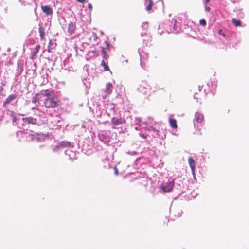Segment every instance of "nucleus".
Here are the masks:
<instances>
[{"mask_svg": "<svg viewBox=\"0 0 249 249\" xmlns=\"http://www.w3.org/2000/svg\"><path fill=\"white\" fill-rule=\"evenodd\" d=\"M76 28V25L75 23H73L71 22L69 24L68 26V32H69L70 35H72L75 33Z\"/></svg>", "mask_w": 249, "mask_h": 249, "instance_id": "1a4fd4ad", "label": "nucleus"}, {"mask_svg": "<svg viewBox=\"0 0 249 249\" xmlns=\"http://www.w3.org/2000/svg\"><path fill=\"white\" fill-rule=\"evenodd\" d=\"M112 84L108 83L106 85V92L107 95H109L112 92Z\"/></svg>", "mask_w": 249, "mask_h": 249, "instance_id": "4468645a", "label": "nucleus"}, {"mask_svg": "<svg viewBox=\"0 0 249 249\" xmlns=\"http://www.w3.org/2000/svg\"><path fill=\"white\" fill-rule=\"evenodd\" d=\"M174 181H170L169 182V183L167 185L162 187V188H161L162 190L164 192H170L172 190V189L174 187Z\"/></svg>", "mask_w": 249, "mask_h": 249, "instance_id": "423d86ee", "label": "nucleus"}, {"mask_svg": "<svg viewBox=\"0 0 249 249\" xmlns=\"http://www.w3.org/2000/svg\"><path fill=\"white\" fill-rule=\"evenodd\" d=\"M195 120L197 123H201L204 120V116L200 112H196L195 114Z\"/></svg>", "mask_w": 249, "mask_h": 249, "instance_id": "6e6552de", "label": "nucleus"}, {"mask_svg": "<svg viewBox=\"0 0 249 249\" xmlns=\"http://www.w3.org/2000/svg\"><path fill=\"white\" fill-rule=\"evenodd\" d=\"M77 1L80 2V3H84L86 2L85 0H76Z\"/></svg>", "mask_w": 249, "mask_h": 249, "instance_id": "a878e982", "label": "nucleus"}, {"mask_svg": "<svg viewBox=\"0 0 249 249\" xmlns=\"http://www.w3.org/2000/svg\"><path fill=\"white\" fill-rule=\"evenodd\" d=\"M101 52L103 54V59L107 60L108 58L109 55L107 53L104 47H101Z\"/></svg>", "mask_w": 249, "mask_h": 249, "instance_id": "aec40b11", "label": "nucleus"}, {"mask_svg": "<svg viewBox=\"0 0 249 249\" xmlns=\"http://www.w3.org/2000/svg\"><path fill=\"white\" fill-rule=\"evenodd\" d=\"M39 32L40 34V38L41 40L44 39L45 36V29L43 27L40 26L39 28Z\"/></svg>", "mask_w": 249, "mask_h": 249, "instance_id": "dca6fc26", "label": "nucleus"}, {"mask_svg": "<svg viewBox=\"0 0 249 249\" xmlns=\"http://www.w3.org/2000/svg\"><path fill=\"white\" fill-rule=\"evenodd\" d=\"M170 125L174 129H177L178 125L177 124V121L175 119L170 117L169 118Z\"/></svg>", "mask_w": 249, "mask_h": 249, "instance_id": "f8f14e48", "label": "nucleus"}, {"mask_svg": "<svg viewBox=\"0 0 249 249\" xmlns=\"http://www.w3.org/2000/svg\"><path fill=\"white\" fill-rule=\"evenodd\" d=\"M188 163L191 169V171L193 173H194L195 169V162L192 157H190L188 159Z\"/></svg>", "mask_w": 249, "mask_h": 249, "instance_id": "9b49d317", "label": "nucleus"}, {"mask_svg": "<svg viewBox=\"0 0 249 249\" xmlns=\"http://www.w3.org/2000/svg\"><path fill=\"white\" fill-rule=\"evenodd\" d=\"M101 65L104 67L105 71H109V68L108 66L107 63H106L104 60H102L101 61Z\"/></svg>", "mask_w": 249, "mask_h": 249, "instance_id": "6ab92c4d", "label": "nucleus"}, {"mask_svg": "<svg viewBox=\"0 0 249 249\" xmlns=\"http://www.w3.org/2000/svg\"><path fill=\"white\" fill-rule=\"evenodd\" d=\"M218 33L220 35H222L223 37H226V35L223 33L222 29H219L218 31Z\"/></svg>", "mask_w": 249, "mask_h": 249, "instance_id": "5701e85b", "label": "nucleus"}, {"mask_svg": "<svg viewBox=\"0 0 249 249\" xmlns=\"http://www.w3.org/2000/svg\"><path fill=\"white\" fill-rule=\"evenodd\" d=\"M145 4H147L146 9L147 11H150L152 9V7L153 5V3L152 0H145Z\"/></svg>", "mask_w": 249, "mask_h": 249, "instance_id": "ddd939ff", "label": "nucleus"}, {"mask_svg": "<svg viewBox=\"0 0 249 249\" xmlns=\"http://www.w3.org/2000/svg\"><path fill=\"white\" fill-rule=\"evenodd\" d=\"M115 173L116 175H118L119 174L118 171L117 169L116 168V167L115 168Z\"/></svg>", "mask_w": 249, "mask_h": 249, "instance_id": "cd10ccee", "label": "nucleus"}, {"mask_svg": "<svg viewBox=\"0 0 249 249\" xmlns=\"http://www.w3.org/2000/svg\"><path fill=\"white\" fill-rule=\"evenodd\" d=\"M41 10L42 11L45 13L46 15H51L53 13V10L49 6L44 5L41 6Z\"/></svg>", "mask_w": 249, "mask_h": 249, "instance_id": "0eeeda50", "label": "nucleus"}, {"mask_svg": "<svg viewBox=\"0 0 249 249\" xmlns=\"http://www.w3.org/2000/svg\"><path fill=\"white\" fill-rule=\"evenodd\" d=\"M17 98V95L16 94H11L10 95L5 102H4V105H6V104H8L15 100Z\"/></svg>", "mask_w": 249, "mask_h": 249, "instance_id": "9d476101", "label": "nucleus"}, {"mask_svg": "<svg viewBox=\"0 0 249 249\" xmlns=\"http://www.w3.org/2000/svg\"><path fill=\"white\" fill-rule=\"evenodd\" d=\"M71 144V142L68 141H63L60 143L59 146L61 147H70Z\"/></svg>", "mask_w": 249, "mask_h": 249, "instance_id": "2eb2a0df", "label": "nucleus"}, {"mask_svg": "<svg viewBox=\"0 0 249 249\" xmlns=\"http://www.w3.org/2000/svg\"><path fill=\"white\" fill-rule=\"evenodd\" d=\"M40 49V45H38L36 46V47L35 48L34 51L32 53V58H34L37 55Z\"/></svg>", "mask_w": 249, "mask_h": 249, "instance_id": "f3484780", "label": "nucleus"}, {"mask_svg": "<svg viewBox=\"0 0 249 249\" xmlns=\"http://www.w3.org/2000/svg\"><path fill=\"white\" fill-rule=\"evenodd\" d=\"M231 21L233 24H234L236 27L241 26L242 22L240 20H237L235 18H232Z\"/></svg>", "mask_w": 249, "mask_h": 249, "instance_id": "a211bd4d", "label": "nucleus"}, {"mask_svg": "<svg viewBox=\"0 0 249 249\" xmlns=\"http://www.w3.org/2000/svg\"><path fill=\"white\" fill-rule=\"evenodd\" d=\"M199 24L203 26H205L206 25V21L204 19H202L200 20Z\"/></svg>", "mask_w": 249, "mask_h": 249, "instance_id": "4be33fe9", "label": "nucleus"}, {"mask_svg": "<svg viewBox=\"0 0 249 249\" xmlns=\"http://www.w3.org/2000/svg\"><path fill=\"white\" fill-rule=\"evenodd\" d=\"M32 102L33 104L38 103L47 109L54 108L61 105V102L57 97L51 93L48 89L36 94L32 98Z\"/></svg>", "mask_w": 249, "mask_h": 249, "instance_id": "f257e3e1", "label": "nucleus"}, {"mask_svg": "<svg viewBox=\"0 0 249 249\" xmlns=\"http://www.w3.org/2000/svg\"><path fill=\"white\" fill-rule=\"evenodd\" d=\"M60 117L58 115H51L48 121V124L52 129H57L60 126Z\"/></svg>", "mask_w": 249, "mask_h": 249, "instance_id": "f03ea898", "label": "nucleus"}, {"mask_svg": "<svg viewBox=\"0 0 249 249\" xmlns=\"http://www.w3.org/2000/svg\"><path fill=\"white\" fill-rule=\"evenodd\" d=\"M149 87V85L147 84L146 82L142 81L138 87V90L140 92L144 94L147 92Z\"/></svg>", "mask_w": 249, "mask_h": 249, "instance_id": "39448f33", "label": "nucleus"}, {"mask_svg": "<svg viewBox=\"0 0 249 249\" xmlns=\"http://www.w3.org/2000/svg\"><path fill=\"white\" fill-rule=\"evenodd\" d=\"M24 123H27L28 124H44L45 123L46 120L44 119L41 121H38L37 119L31 117H26L22 119Z\"/></svg>", "mask_w": 249, "mask_h": 249, "instance_id": "7ed1b4c3", "label": "nucleus"}, {"mask_svg": "<svg viewBox=\"0 0 249 249\" xmlns=\"http://www.w3.org/2000/svg\"><path fill=\"white\" fill-rule=\"evenodd\" d=\"M88 8L90 10H92V6L91 5V4L90 3H89L88 5Z\"/></svg>", "mask_w": 249, "mask_h": 249, "instance_id": "393cba45", "label": "nucleus"}, {"mask_svg": "<svg viewBox=\"0 0 249 249\" xmlns=\"http://www.w3.org/2000/svg\"><path fill=\"white\" fill-rule=\"evenodd\" d=\"M140 136L142 138L146 139L147 135H144L143 134H140Z\"/></svg>", "mask_w": 249, "mask_h": 249, "instance_id": "b1692460", "label": "nucleus"}, {"mask_svg": "<svg viewBox=\"0 0 249 249\" xmlns=\"http://www.w3.org/2000/svg\"><path fill=\"white\" fill-rule=\"evenodd\" d=\"M48 52H51V50H50V48H48Z\"/></svg>", "mask_w": 249, "mask_h": 249, "instance_id": "c756f323", "label": "nucleus"}, {"mask_svg": "<svg viewBox=\"0 0 249 249\" xmlns=\"http://www.w3.org/2000/svg\"><path fill=\"white\" fill-rule=\"evenodd\" d=\"M210 0H205V3L207 4L210 2Z\"/></svg>", "mask_w": 249, "mask_h": 249, "instance_id": "c85d7f7f", "label": "nucleus"}, {"mask_svg": "<svg viewBox=\"0 0 249 249\" xmlns=\"http://www.w3.org/2000/svg\"><path fill=\"white\" fill-rule=\"evenodd\" d=\"M111 123L114 126H117L119 124H124L126 123V120L124 118L120 117L117 118L116 117H112L111 120Z\"/></svg>", "mask_w": 249, "mask_h": 249, "instance_id": "20e7f679", "label": "nucleus"}, {"mask_svg": "<svg viewBox=\"0 0 249 249\" xmlns=\"http://www.w3.org/2000/svg\"><path fill=\"white\" fill-rule=\"evenodd\" d=\"M205 10L207 11V12H210V8L209 7H207L206 6L205 7Z\"/></svg>", "mask_w": 249, "mask_h": 249, "instance_id": "bb28decb", "label": "nucleus"}, {"mask_svg": "<svg viewBox=\"0 0 249 249\" xmlns=\"http://www.w3.org/2000/svg\"><path fill=\"white\" fill-rule=\"evenodd\" d=\"M149 131H153L156 132L157 135H158L159 131L155 129L154 127L150 126L148 128Z\"/></svg>", "mask_w": 249, "mask_h": 249, "instance_id": "412c9836", "label": "nucleus"}]
</instances>
